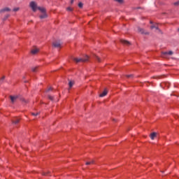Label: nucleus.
<instances>
[{"label":"nucleus","mask_w":179,"mask_h":179,"mask_svg":"<svg viewBox=\"0 0 179 179\" xmlns=\"http://www.w3.org/2000/svg\"><path fill=\"white\" fill-rule=\"evenodd\" d=\"M66 10H69V11L71 12L72 10V8L69 7V8H66Z\"/></svg>","instance_id":"f3484780"},{"label":"nucleus","mask_w":179,"mask_h":179,"mask_svg":"<svg viewBox=\"0 0 179 179\" xmlns=\"http://www.w3.org/2000/svg\"><path fill=\"white\" fill-rule=\"evenodd\" d=\"M43 176H47V173H43Z\"/></svg>","instance_id":"5701e85b"},{"label":"nucleus","mask_w":179,"mask_h":179,"mask_svg":"<svg viewBox=\"0 0 179 179\" xmlns=\"http://www.w3.org/2000/svg\"><path fill=\"white\" fill-rule=\"evenodd\" d=\"M174 5H175V6L179 5V1L175 2V3H174Z\"/></svg>","instance_id":"6ab92c4d"},{"label":"nucleus","mask_w":179,"mask_h":179,"mask_svg":"<svg viewBox=\"0 0 179 179\" xmlns=\"http://www.w3.org/2000/svg\"><path fill=\"white\" fill-rule=\"evenodd\" d=\"M7 10H9V8H6L3 9V10H1V12H5V11H7Z\"/></svg>","instance_id":"2eb2a0df"},{"label":"nucleus","mask_w":179,"mask_h":179,"mask_svg":"<svg viewBox=\"0 0 179 179\" xmlns=\"http://www.w3.org/2000/svg\"><path fill=\"white\" fill-rule=\"evenodd\" d=\"M29 6L34 12H36V10H37L41 12L42 15H40L41 19H45V17H47V13H45V8H41V7H37V3H36V2L31 1L29 3Z\"/></svg>","instance_id":"f257e3e1"},{"label":"nucleus","mask_w":179,"mask_h":179,"mask_svg":"<svg viewBox=\"0 0 179 179\" xmlns=\"http://www.w3.org/2000/svg\"><path fill=\"white\" fill-rule=\"evenodd\" d=\"M150 139H152V141H153V139H156V138H157V133L153 132V133L150 134Z\"/></svg>","instance_id":"20e7f679"},{"label":"nucleus","mask_w":179,"mask_h":179,"mask_svg":"<svg viewBox=\"0 0 179 179\" xmlns=\"http://www.w3.org/2000/svg\"><path fill=\"white\" fill-rule=\"evenodd\" d=\"M96 60L98 61V62H101V60H100V57H96Z\"/></svg>","instance_id":"a211bd4d"},{"label":"nucleus","mask_w":179,"mask_h":179,"mask_svg":"<svg viewBox=\"0 0 179 179\" xmlns=\"http://www.w3.org/2000/svg\"><path fill=\"white\" fill-rule=\"evenodd\" d=\"M49 99H50V100H54V98L51 96H49Z\"/></svg>","instance_id":"aec40b11"},{"label":"nucleus","mask_w":179,"mask_h":179,"mask_svg":"<svg viewBox=\"0 0 179 179\" xmlns=\"http://www.w3.org/2000/svg\"><path fill=\"white\" fill-rule=\"evenodd\" d=\"M10 100L12 101V103H13L15 100H16V96H10Z\"/></svg>","instance_id":"9b49d317"},{"label":"nucleus","mask_w":179,"mask_h":179,"mask_svg":"<svg viewBox=\"0 0 179 179\" xmlns=\"http://www.w3.org/2000/svg\"><path fill=\"white\" fill-rule=\"evenodd\" d=\"M107 93H108V91L107 89H105L103 92L99 94V97H104V96H107Z\"/></svg>","instance_id":"423d86ee"},{"label":"nucleus","mask_w":179,"mask_h":179,"mask_svg":"<svg viewBox=\"0 0 179 179\" xmlns=\"http://www.w3.org/2000/svg\"><path fill=\"white\" fill-rule=\"evenodd\" d=\"M151 29H153V27H151Z\"/></svg>","instance_id":"a878e982"},{"label":"nucleus","mask_w":179,"mask_h":179,"mask_svg":"<svg viewBox=\"0 0 179 179\" xmlns=\"http://www.w3.org/2000/svg\"><path fill=\"white\" fill-rule=\"evenodd\" d=\"M78 6H79V8H83V3H79Z\"/></svg>","instance_id":"4468645a"},{"label":"nucleus","mask_w":179,"mask_h":179,"mask_svg":"<svg viewBox=\"0 0 179 179\" xmlns=\"http://www.w3.org/2000/svg\"><path fill=\"white\" fill-rule=\"evenodd\" d=\"M167 55H173V52L172 51L163 52L162 53V57H163V58H166V57H167Z\"/></svg>","instance_id":"7ed1b4c3"},{"label":"nucleus","mask_w":179,"mask_h":179,"mask_svg":"<svg viewBox=\"0 0 179 179\" xmlns=\"http://www.w3.org/2000/svg\"><path fill=\"white\" fill-rule=\"evenodd\" d=\"M73 3V0H71V3Z\"/></svg>","instance_id":"b1692460"},{"label":"nucleus","mask_w":179,"mask_h":179,"mask_svg":"<svg viewBox=\"0 0 179 179\" xmlns=\"http://www.w3.org/2000/svg\"><path fill=\"white\" fill-rule=\"evenodd\" d=\"M33 71H34V72H36V70L34 69Z\"/></svg>","instance_id":"393cba45"},{"label":"nucleus","mask_w":179,"mask_h":179,"mask_svg":"<svg viewBox=\"0 0 179 179\" xmlns=\"http://www.w3.org/2000/svg\"><path fill=\"white\" fill-rule=\"evenodd\" d=\"M33 115H34L35 117L36 116V115H38V113H31Z\"/></svg>","instance_id":"4be33fe9"},{"label":"nucleus","mask_w":179,"mask_h":179,"mask_svg":"<svg viewBox=\"0 0 179 179\" xmlns=\"http://www.w3.org/2000/svg\"><path fill=\"white\" fill-rule=\"evenodd\" d=\"M5 79V77H3L1 80H0V83L2 82V80H3Z\"/></svg>","instance_id":"412c9836"},{"label":"nucleus","mask_w":179,"mask_h":179,"mask_svg":"<svg viewBox=\"0 0 179 179\" xmlns=\"http://www.w3.org/2000/svg\"><path fill=\"white\" fill-rule=\"evenodd\" d=\"M53 47H55V48H61V43L59 42H54L52 43Z\"/></svg>","instance_id":"39448f33"},{"label":"nucleus","mask_w":179,"mask_h":179,"mask_svg":"<svg viewBox=\"0 0 179 179\" xmlns=\"http://www.w3.org/2000/svg\"><path fill=\"white\" fill-rule=\"evenodd\" d=\"M116 1V2H119V3H122V2H124L123 0H115Z\"/></svg>","instance_id":"ddd939ff"},{"label":"nucleus","mask_w":179,"mask_h":179,"mask_svg":"<svg viewBox=\"0 0 179 179\" xmlns=\"http://www.w3.org/2000/svg\"><path fill=\"white\" fill-rule=\"evenodd\" d=\"M74 84H75V83L73 81H70L69 83V87H72V86H73Z\"/></svg>","instance_id":"9d476101"},{"label":"nucleus","mask_w":179,"mask_h":179,"mask_svg":"<svg viewBox=\"0 0 179 179\" xmlns=\"http://www.w3.org/2000/svg\"><path fill=\"white\" fill-rule=\"evenodd\" d=\"M38 51H39L38 48H35L31 50V54H33L34 55L37 54V52H38Z\"/></svg>","instance_id":"0eeeda50"},{"label":"nucleus","mask_w":179,"mask_h":179,"mask_svg":"<svg viewBox=\"0 0 179 179\" xmlns=\"http://www.w3.org/2000/svg\"><path fill=\"white\" fill-rule=\"evenodd\" d=\"M74 61L76 62H86V61H89V57L88 56H85V59H82V58H74Z\"/></svg>","instance_id":"f03ea898"},{"label":"nucleus","mask_w":179,"mask_h":179,"mask_svg":"<svg viewBox=\"0 0 179 179\" xmlns=\"http://www.w3.org/2000/svg\"><path fill=\"white\" fill-rule=\"evenodd\" d=\"M17 10H19V8H15L13 9V11H14V12H17Z\"/></svg>","instance_id":"dca6fc26"},{"label":"nucleus","mask_w":179,"mask_h":179,"mask_svg":"<svg viewBox=\"0 0 179 179\" xmlns=\"http://www.w3.org/2000/svg\"><path fill=\"white\" fill-rule=\"evenodd\" d=\"M178 31H179V29H178Z\"/></svg>","instance_id":"bb28decb"},{"label":"nucleus","mask_w":179,"mask_h":179,"mask_svg":"<svg viewBox=\"0 0 179 179\" xmlns=\"http://www.w3.org/2000/svg\"><path fill=\"white\" fill-rule=\"evenodd\" d=\"M94 163V162H93V161L87 162H86V165H87V166H89V165H90V164H93Z\"/></svg>","instance_id":"f8f14e48"},{"label":"nucleus","mask_w":179,"mask_h":179,"mask_svg":"<svg viewBox=\"0 0 179 179\" xmlns=\"http://www.w3.org/2000/svg\"><path fill=\"white\" fill-rule=\"evenodd\" d=\"M20 121V119L17 118L14 120H13V124H18V122Z\"/></svg>","instance_id":"1a4fd4ad"},{"label":"nucleus","mask_w":179,"mask_h":179,"mask_svg":"<svg viewBox=\"0 0 179 179\" xmlns=\"http://www.w3.org/2000/svg\"><path fill=\"white\" fill-rule=\"evenodd\" d=\"M121 43L122 44H124L125 45H129V42L126 40L122 39Z\"/></svg>","instance_id":"6e6552de"}]
</instances>
